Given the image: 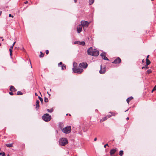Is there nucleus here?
<instances>
[{
	"instance_id": "obj_1",
	"label": "nucleus",
	"mask_w": 156,
	"mask_h": 156,
	"mask_svg": "<svg viewBox=\"0 0 156 156\" xmlns=\"http://www.w3.org/2000/svg\"><path fill=\"white\" fill-rule=\"evenodd\" d=\"M59 142L60 145L65 146L68 143V141L66 138H63L59 140Z\"/></svg>"
},
{
	"instance_id": "obj_2",
	"label": "nucleus",
	"mask_w": 156,
	"mask_h": 156,
	"mask_svg": "<svg viewBox=\"0 0 156 156\" xmlns=\"http://www.w3.org/2000/svg\"><path fill=\"white\" fill-rule=\"evenodd\" d=\"M42 119L45 121L48 122L50 120L51 116L48 114H45L42 116Z\"/></svg>"
},
{
	"instance_id": "obj_3",
	"label": "nucleus",
	"mask_w": 156,
	"mask_h": 156,
	"mask_svg": "<svg viewBox=\"0 0 156 156\" xmlns=\"http://www.w3.org/2000/svg\"><path fill=\"white\" fill-rule=\"evenodd\" d=\"M71 129L70 126H67L63 128L62 129V132L66 134L70 133L71 131Z\"/></svg>"
},
{
	"instance_id": "obj_4",
	"label": "nucleus",
	"mask_w": 156,
	"mask_h": 156,
	"mask_svg": "<svg viewBox=\"0 0 156 156\" xmlns=\"http://www.w3.org/2000/svg\"><path fill=\"white\" fill-rule=\"evenodd\" d=\"M73 70L74 73L80 74L82 73L83 70V69H80L79 68L76 69L75 68H73Z\"/></svg>"
},
{
	"instance_id": "obj_5",
	"label": "nucleus",
	"mask_w": 156,
	"mask_h": 156,
	"mask_svg": "<svg viewBox=\"0 0 156 156\" xmlns=\"http://www.w3.org/2000/svg\"><path fill=\"white\" fill-rule=\"evenodd\" d=\"M82 27H88L89 24V23L87 21H82L81 22V24Z\"/></svg>"
},
{
	"instance_id": "obj_6",
	"label": "nucleus",
	"mask_w": 156,
	"mask_h": 156,
	"mask_svg": "<svg viewBox=\"0 0 156 156\" xmlns=\"http://www.w3.org/2000/svg\"><path fill=\"white\" fill-rule=\"evenodd\" d=\"M88 66V65L87 63L85 62H82L81 63H80L79 64V66L81 68H86Z\"/></svg>"
},
{
	"instance_id": "obj_7",
	"label": "nucleus",
	"mask_w": 156,
	"mask_h": 156,
	"mask_svg": "<svg viewBox=\"0 0 156 156\" xmlns=\"http://www.w3.org/2000/svg\"><path fill=\"white\" fill-rule=\"evenodd\" d=\"M99 54V51L96 49H94L92 55H91L93 56H98Z\"/></svg>"
},
{
	"instance_id": "obj_8",
	"label": "nucleus",
	"mask_w": 156,
	"mask_h": 156,
	"mask_svg": "<svg viewBox=\"0 0 156 156\" xmlns=\"http://www.w3.org/2000/svg\"><path fill=\"white\" fill-rule=\"evenodd\" d=\"M102 58L104 60L108 61L109 59L106 56V54L105 52H103L101 54Z\"/></svg>"
},
{
	"instance_id": "obj_9",
	"label": "nucleus",
	"mask_w": 156,
	"mask_h": 156,
	"mask_svg": "<svg viewBox=\"0 0 156 156\" xmlns=\"http://www.w3.org/2000/svg\"><path fill=\"white\" fill-rule=\"evenodd\" d=\"M94 50L92 47H90L87 51L88 54L91 55Z\"/></svg>"
},
{
	"instance_id": "obj_10",
	"label": "nucleus",
	"mask_w": 156,
	"mask_h": 156,
	"mask_svg": "<svg viewBox=\"0 0 156 156\" xmlns=\"http://www.w3.org/2000/svg\"><path fill=\"white\" fill-rule=\"evenodd\" d=\"M121 62V59L119 58L118 57L117 58L115 59L114 61L112 62V63H115V64H117V63H120Z\"/></svg>"
},
{
	"instance_id": "obj_11",
	"label": "nucleus",
	"mask_w": 156,
	"mask_h": 156,
	"mask_svg": "<svg viewBox=\"0 0 156 156\" xmlns=\"http://www.w3.org/2000/svg\"><path fill=\"white\" fill-rule=\"evenodd\" d=\"M82 26L80 25H79L77 28V31L78 33H80L82 31Z\"/></svg>"
},
{
	"instance_id": "obj_12",
	"label": "nucleus",
	"mask_w": 156,
	"mask_h": 156,
	"mask_svg": "<svg viewBox=\"0 0 156 156\" xmlns=\"http://www.w3.org/2000/svg\"><path fill=\"white\" fill-rule=\"evenodd\" d=\"M105 67H104L103 68H102L101 66V69L99 71L100 73L101 74H103L105 72Z\"/></svg>"
},
{
	"instance_id": "obj_13",
	"label": "nucleus",
	"mask_w": 156,
	"mask_h": 156,
	"mask_svg": "<svg viewBox=\"0 0 156 156\" xmlns=\"http://www.w3.org/2000/svg\"><path fill=\"white\" fill-rule=\"evenodd\" d=\"M117 150L116 149H112L110 150V153L111 155L112 156L116 152Z\"/></svg>"
},
{
	"instance_id": "obj_14",
	"label": "nucleus",
	"mask_w": 156,
	"mask_h": 156,
	"mask_svg": "<svg viewBox=\"0 0 156 156\" xmlns=\"http://www.w3.org/2000/svg\"><path fill=\"white\" fill-rule=\"evenodd\" d=\"M75 44H77L79 45H84L85 44V43L84 41H75L74 42Z\"/></svg>"
},
{
	"instance_id": "obj_15",
	"label": "nucleus",
	"mask_w": 156,
	"mask_h": 156,
	"mask_svg": "<svg viewBox=\"0 0 156 156\" xmlns=\"http://www.w3.org/2000/svg\"><path fill=\"white\" fill-rule=\"evenodd\" d=\"M36 108L37 110H38L39 107V101L38 100H37L36 103Z\"/></svg>"
},
{
	"instance_id": "obj_16",
	"label": "nucleus",
	"mask_w": 156,
	"mask_h": 156,
	"mask_svg": "<svg viewBox=\"0 0 156 156\" xmlns=\"http://www.w3.org/2000/svg\"><path fill=\"white\" fill-rule=\"evenodd\" d=\"M16 90L14 86H11L10 88V90L11 91H16Z\"/></svg>"
},
{
	"instance_id": "obj_17",
	"label": "nucleus",
	"mask_w": 156,
	"mask_h": 156,
	"mask_svg": "<svg viewBox=\"0 0 156 156\" xmlns=\"http://www.w3.org/2000/svg\"><path fill=\"white\" fill-rule=\"evenodd\" d=\"M133 99V98L131 96L129 98H128L127 99H126V101L127 102L128 104H129V102L132 99Z\"/></svg>"
},
{
	"instance_id": "obj_18",
	"label": "nucleus",
	"mask_w": 156,
	"mask_h": 156,
	"mask_svg": "<svg viewBox=\"0 0 156 156\" xmlns=\"http://www.w3.org/2000/svg\"><path fill=\"white\" fill-rule=\"evenodd\" d=\"M146 60L147 66H148L150 64L151 62L150 61V60L146 58Z\"/></svg>"
},
{
	"instance_id": "obj_19",
	"label": "nucleus",
	"mask_w": 156,
	"mask_h": 156,
	"mask_svg": "<svg viewBox=\"0 0 156 156\" xmlns=\"http://www.w3.org/2000/svg\"><path fill=\"white\" fill-rule=\"evenodd\" d=\"M108 118L107 117V116H106L105 117L102 119L101 120V121H102V122L108 119Z\"/></svg>"
},
{
	"instance_id": "obj_20",
	"label": "nucleus",
	"mask_w": 156,
	"mask_h": 156,
	"mask_svg": "<svg viewBox=\"0 0 156 156\" xmlns=\"http://www.w3.org/2000/svg\"><path fill=\"white\" fill-rule=\"evenodd\" d=\"M6 146L8 147H12V144H6Z\"/></svg>"
},
{
	"instance_id": "obj_21",
	"label": "nucleus",
	"mask_w": 156,
	"mask_h": 156,
	"mask_svg": "<svg viewBox=\"0 0 156 156\" xmlns=\"http://www.w3.org/2000/svg\"><path fill=\"white\" fill-rule=\"evenodd\" d=\"M123 154V151L122 150L120 151L119 152V155L120 156H122Z\"/></svg>"
},
{
	"instance_id": "obj_22",
	"label": "nucleus",
	"mask_w": 156,
	"mask_h": 156,
	"mask_svg": "<svg viewBox=\"0 0 156 156\" xmlns=\"http://www.w3.org/2000/svg\"><path fill=\"white\" fill-rule=\"evenodd\" d=\"M61 69L62 70H64L66 69V66L64 64H63L62 66H61Z\"/></svg>"
},
{
	"instance_id": "obj_23",
	"label": "nucleus",
	"mask_w": 156,
	"mask_h": 156,
	"mask_svg": "<svg viewBox=\"0 0 156 156\" xmlns=\"http://www.w3.org/2000/svg\"><path fill=\"white\" fill-rule=\"evenodd\" d=\"M94 2V0H89V3L90 5H91L93 4Z\"/></svg>"
},
{
	"instance_id": "obj_24",
	"label": "nucleus",
	"mask_w": 156,
	"mask_h": 156,
	"mask_svg": "<svg viewBox=\"0 0 156 156\" xmlns=\"http://www.w3.org/2000/svg\"><path fill=\"white\" fill-rule=\"evenodd\" d=\"M41 54L39 55L40 58H42L44 57V54H43L41 52H40Z\"/></svg>"
},
{
	"instance_id": "obj_25",
	"label": "nucleus",
	"mask_w": 156,
	"mask_h": 156,
	"mask_svg": "<svg viewBox=\"0 0 156 156\" xmlns=\"http://www.w3.org/2000/svg\"><path fill=\"white\" fill-rule=\"evenodd\" d=\"M77 64L75 62H74L73 64V68H74L75 67H76V66H77Z\"/></svg>"
},
{
	"instance_id": "obj_26",
	"label": "nucleus",
	"mask_w": 156,
	"mask_h": 156,
	"mask_svg": "<svg viewBox=\"0 0 156 156\" xmlns=\"http://www.w3.org/2000/svg\"><path fill=\"white\" fill-rule=\"evenodd\" d=\"M44 101L45 102H48V98H46L45 97L44 98Z\"/></svg>"
},
{
	"instance_id": "obj_27",
	"label": "nucleus",
	"mask_w": 156,
	"mask_h": 156,
	"mask_svg": "<svg viewBox=\"0 0 156 156\" xmlns=\"http://www.w3.org/2000/svg\"><path fill=\"white\" fill-rule=\"evenodd\" d=\"M47 111L51 113L53 112V110L52 109H47Z\"/></svg>"
},
{
	"instance_id": "obj_28",
	"label": "nucleus",
	"mask_w": 156,
	"mask_h": 156,
	"mask_svg": "<svg viewBox=\"0 0 156 156\" xmlns=\"http://www.w3.org/2000/svg\"><path fill=\"white\" fill-rule=\"evenodd\" d=\"M38 98L40 100L41 102L42 103L43 102V99L42 98L40 97V96H39Z\"/></svg>"
},
{
	"instance_id": "obj_29",
	"label": "nucleus",
	"mask_w": 156,
	"mask_h": 156,
	"mask_svg": "<svg viewBox=\"0 0 156 156\" xmlns=\"http://www.w3.org/2000/svg\"><path fill=\"white\" fill-rule=\"evenodd\" d=\"M152 73V71L150 69H149V70H147V73L148 74H150V73Z\"/></svg>"
},
{
	"instance_id": "obj_30",
	"label": "nucleus",
	"mask_w": 156,
	"mask_h": 156,
	"mask_svg": "<svg viewBox=\"0 0 156 156\" xmlns=\"http://www.w3.org/2000/svg\"><path fill=\"white\" fill-rule=\"evenodd\" d=\"M109 113L112 114V115L113 116H115V115H116V113H115L113 112H109ZM116 114H117V113H116Z\"/></svg>"
},
{
	"instance_id": "obj_31",
	"label": "nucleus",
	"mask_w": 156,
	"mask_h": 156,
	"mask_svg": "<svg viewBox=\"0 0 156 156\" xmlns=\"http://www.w3.org/2000/svg\"><path fill=\"white\" fill-rule=\"evenodd\" d=\"M0 155H3V156H5V153L4 152L0 153Z\"/></svg>"
},
{
	"instance_id": "obj_32",
	"label": "nucleus",
	"mask_w": 156,
	"mask_h": 156,
	"mask_svg": "<svg viewBox=\"0 0 156 156\" xmlns=\"http://www.w3.org/2000/svg\"><path fill=\"white\" fill-rule=\"evenodd\" d=\"M63 64H62V62H60V63L58 64V66H62Z\"/></svg>"
},
{
	"instance_id": "obj_33",
	"label": "nucleus",
	"mask_w": 156,
	"mask_h": 156,
	"mask_svg": "<svg viewBox=\"0 0 156 156\" xmlns=\"http://www.w3.org/2000/svg\"><path fill=\"white\" fill-rule=\"evenodd\" d=\"M9 51L10 52V55L11 56L12 54V49H11V48H10L9 49Z\"/></svg>"
},
{
	"instance_id": "obj_34",
	"label": "nucleus",
	"mask_w": 156,
	"mask_h": 156,
	"mask_svg": "<svg viewBox=\"0 0 156 156\" xmlns=\"http://www.w3.org/2000/svg\"><path fill=\"white\" fill-rule=\"evenodd\" d=\"M156 90V85L154 86V87L153 89L152 92H153L154 91Z\"/></svg>"
},
{
	"instance_id": "obj_35",
	"label": "nucleus",
	"mask_w": 156,
	"mask_h": 156,
	"mask_svg": "<svg viewBox=\"0 0 156 156\" xmlns=\"http://www.w3.org/2000/svg\"><path fill=\"white\" fill-rule=\"evenodd\" d=\"M12 91H11V92H9V94L11 95H13V93L12 92Z\"/></svg>"
},
{
	"instance_id": "obj_36",
	"label": "nucleus",
	"mask_w": 156,
	"mask_h": 156,
	"mask_svg": "<svg viewBox=\"0 0 156 156\" xmlns=\"http://www.w3.org/2000/svg\"><path fill=\"white\" fill-rule=\"evenodd\" d=\"M112 116V115H108L107 116V117L108 118H109L111 117Z\"/></svg>"
},
{
	"instance_id": "obj_37",
	"label": "nucleus",
	"mask_w": 156,
	"mask_h": 156,
	"mask_svg": "<svg viewBox=\"0 0 156 156\" xmlns=\"http://www.w3.org/2000/svg\"><path fill=\"white\" fill-rule=\"evenodd\" d=\"M49 51L48 50H46V53L47 55H48V54Z\"/></svg>"
},
{
	"instance_id": "obj_38",
	"label": "nucleus",
	"mask_w": 156,
	"mask_h": 156,
	"mask_svg": "<svg viewBox=\"0 0 156 156\" xmlns=\"http://www.w3.org/2000/svg\"><path fill=\"white\" fill-rule=\"evenodd\" d=\"M9 17H13V16H12V15H11V14H9Z\"/></svg>"
},
{
	"instance_id": "obj_39",
	"label": "nucleus",
	"mask_w": 156,
	"mask_h": 156,
	"mask_svg": "<svg viewBox=\"0 0 156 156\" xmlns=\"http://www.w3.org/2000/svg\"><path fill=\"white\" fill-rule=\"evenodd\" d=\"M108 146V144H105L104 146V147H106V146Z\"/></svg>"
},
{
	"instance_id": "obj_40",
	"label": "nucleus",
	"mask_w": 156,
	"mask_h": 156,
	"mask_svg": "<svg viewBox=\"0 0 156 156\" xmlns=\"http://www.w3.org/2000/svg\"><path fill=\"white\" fill-rule=\"evenodd\" d=\"M29 61H30V66H31V68H32V65H31V62H30V60H29Z\"/></svg>"
},
{
	"instance_id": "obj_41",
	"label": "nucleus",
	"mask_w": 156,
	"mask_h": 156,
	"mask_svg": "<svg viewBox=\"0 0 156 156\" xmlns=\"http://www.w3.org/2000/svg\"><path fill=\"white\" fill-rule=\"evenodd\" d=\"M145 68L148 69V66H147V64L145 65Z\"/></svg>"
},
{
	"instance_id": "obj_42",
	"label": "nucleus",
	"mask_w": 156,
	"mask_h": 156,
	"mask_svg": "<svg viewBox=\"0 0 156 156\" xmlns=\"http://www.w3.org/2000/svg\"><path fill=\"white\" fill-rule=\"evenodd\" d=\"M97 140V138L96 137H95L94 139V141H96Z\"/></svg>"
},
{
	"instance_id": "obj_43",
	"label": "nucleus",
	"mask_w": 156,
	"mask_h": 156,
	"mask_svg": "<svg viewBox=\"0 0 156 156\" xmlns=\"http://www.w3.org/2000/svg\"><path fill=\"white\" fill-rule=\"evenodd\" d=\"M17 95H20V91H18L17 92Z\"/></svg>"
},
{
	"instance_id": "obj_44",
	"label": "nucleus",
	"mask_w": 156,
	"mask_h": 156,
	"mask_svg": "<svg viewBox=\"0 0 156 156\" xmlns=\"http://www.w3.org/2000/svg\"><path fill=\"white\" fill-rule=\"evenodd\" d=\"M129 117H127L126 118V120H129Z\"/></svg>"
},
{
	"instance_id": "obj_45",
	"label": "nucleus",
	"mask_w": 156,
	"mask_h": 156,
	"mask_svg": "<svg viewBox=\"0 0 156 156\" xmlns=\"http://www.w3.org/2000/svg\"><path fill=\"white\" fill-rule=\"evenodd\" d=\"M13 48V46H11L10 47V48H11V49H12V48Z\"/></svg>"
},
{
	"instance_id": "obj_46",
	"label": "nucleus",
	"mask_w": 156,
	"mask_h": 156,
	"mask_svg": "<svg viewBox=\"0 0 156 156\" xmlns=\"http://www.w3.org/2000/svg\"><path fill=\"white\" fill-rule=\"evenodd\" d=\"M23 94V93L22 92L20 91V95H22Z\"/></svg>"
},
{
	"instance_id": "obj_47",
	"label": "nucleus",
	"mask_w": 156,
	"mask_h": 156,
	"mask_svg": "<svg viewBox=\"0 0 156 156\" xmlns=\"http://www.w3.org/2000/svg\"><path fill=\"white\" fill-rule=\"evenodd\" d=\"M35 95L36 96H37L38 95L37 93H35Z\"/></svg>"
},
{
	"instance_id": "obj_48",
	"label": "nucleus",
	"mask_w": 156,
	"mask_h": 156,
	"mask_svg": "<svg viewBox=\"0 0 156 156\" xmlns=\"http://www.w3.org/2000/svg\"><path fill=\"white\" fill-rule=\"evenodd\" d=\"M27 2H28L27 1H26V2H24V3H25V4H27Z\"/></svg>"
},
{
	"instance_id": "obj_49",
	"label": "nucleus",
	"mask_w": 156,
	"mask_h": 156,
	"mask_svg": "<svg viewBox=\"0 0 156 156\" xmlns=\"http://www.w3.org/2000/svg\"><path fill=\"white\" fill-rule=\"evenodd\" d=\"M149 56V55H148L147 56L146 58L148 59V57Z\"/></svg>"
},
{
	"instance_id": "obj_50",
	"label": "nucleus",
	"mask_w": 156,
	"mask_h": 156,
	"mask_svg": "<svg viewBox=\"0 0 156 156\" xmlns=\"http://www.w3.org/2000/svg\"><path fill=\"white\" fill-rule=\"evenodd\" d=\"M15 42H14V43L13 44H12V46H13L14 45V44H15Z\"/></svg>"
},
{
	"instance_id": "obj_51",
	"label": "nucleus",
	"mask_w": 156,
	"mask_h": 156,
	"mask_svg": "<svg viewBox=\"0 0 156 156\" xmlns=\"http://www.w3.org/2000/svg\"><path fill=\"white\" fill-rule=\"evenodd\" d=\"M77 1V0H74V2L76 3Z\"/></svg>"
},
{
	"instance_id": "obj_52",
	"label": "nucleus",
	"mask_w": 156,
	"mask_h": 156,
	"mask_svg": "<svg viewBox=\"0 0 156 156\" xmlns=\"http://www.w3.org/2000/svg\"><path fill=\"white\" fill-rule=\"evenodd\" d=\"M144 68H145V66H143V67H142V69H144Z\"/></svg>"
},
{
	"instance_id": "obj_53",
	"label": "nucleus",
	"mask_w": 156,
	"mask_h": 156,
	"mask_svg": "<svg viewBox=\"0 0 156 156\" xmlns=\"http://www.w3.org/2000/svg\"><path fill=\"white\" fill-rule=\"evenodd\" d=\"M128 110V109H127V110H126L125 112H126V111H127Z\"/></svg>"
},
{
	"instance_id": "obj_54",
	"label": "nucleus",
	"mask_w": 156,
	"mask_h": 156,
	"mask_svg": "<svg viewBox=\"0 0 156 156\" xmlns=\"http://www.w3.org/2000/svg\"><path fill=\"white\" fill-rule=\"evenodd\" d=\"M47 93H48V94L49 95H50V94H49L48 92H47Z\"/></svg>"
},
{
	"instance_id": "obj_55",
	"label": "nucleus",
	"mask_w": 156,
	"mask_h": 156,
	"mask_svg": "<svg viewBox=\"0 0 156 156\" xmlns=\"http://www.w3.org/2000/svg\"><path fill=\"white\" fill-rule=\"evenodd\" d=\"M2 41H4V39H2Z\"/></svg>"
},
{
	"instance_id": "obj_56",
	"label": "nucleus",
	"mask_w": 156,
	"mask_h": 156,
	"mask_svg": "<svg viewBox=\"0 0 156 156\" xmlns=\"http://www.w3.org/2000/svg\"><path fill=\"white\" fill-rule=\"evenodd\" d=\"M2 37H0V38H2Z\"/></svg>"
},
{
	"instance_id": "obj_57",
	"label": "nucleus",
	"mask_w": 156,
	"mask_h": 156,
	"mask_svg": "<svg viewBox=\"0 0 156 156\" xmlns=\"http://www.w3.org/2000/svg\"><path fill=\"white\" fill-rule=\"evenodd\" d=\"M142 61L144 62V60H143Z\"/></svg>"
},
{
	"instance_id": "obj_58",
	"label": "nucleus",
	"mask_w": 156,
	"mask_h": 156,
	"mask_svg": "<svg viewBox=\"0 0 156 156\" xmlns=\"http://www.w3.org/2000/svg\"><path fill=\"white\" fill-rule=\"evenodd\" d=\"M1 43H0V45H1Z\"/></svg>"
},
{
	"instance_id": "obj_59",
	"label": "nucleus",
	"mask_w": 156,
	"mask_h": 156,
	"mask_svg": "<svg viewBox=\"0 0 156 156\" xmlns=\"http://www.w3.org/2000/svg\"><path fill=\"white\" fill-rule=\"evenodd\" d=\"M8 156H9V155H8Z\"/></svg>"
}]
</instances>
